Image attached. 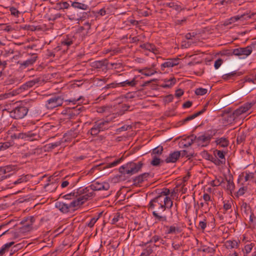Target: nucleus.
Segmentation results:
<instances>
[{"label":"nucleus","mask_w":256,"mask_h":256,"mask_svg":"<svg viewBox=\"0 0 256 256\" xmlns=\"http://www.w3.org/2000/svg\"><path fill=\"white\" fill-rule=\"evenodd\" d=\"M86 2H78V0H75V2L72 3V6L75 8L87 10L88 9L89 6L88 4H86Z\"/></svg>","instance_id":"nucleus-23"},{"label":"nucleus","mask_w":256,"mask_h":256,"mask_svg":"<svg viewBox=\"0 0 256 256\" xmlns=\"http://www.w3.org/2000/svg\"><path fill=\"white\" fill-rule=\"evenodd\" d=\"M3 52L4 56H8L10 54H14V51L13 49L8 47H6L4 48Z\"/></svg>","instance_id":"nucleus-55"},{"label":"nucleus","mask_w":256,"mask_h":256,"mask_svg":"<svg viewBox=\"0 0 256 256\" xmlns=\"http://www.w3.org/2000/svg\"><path fill=\"white\" fill-rule=\"evenodd\" d=\"M38 56L36 54H31V58L24 62L18 61V64H20V68L23 70L26 68L32 65L36 60Z\"/></svg>","instance_id":"nucleus-11"},{"label":"nucleus","mask_w":256,"mask_h":256,"mask_svg":"<svg viewBox=\"0 0 256 256\" xmlns=\"http://www.w3.org/2000/svg\"><path fill=\"white\" fill-rule=\"evenodd\" d=\"M139 72H140L142 74H144L146 76H150L154 74L156 72V71L151 72L150 68H146L144 69L140 70H139Z\"/></svg>","instance_id":"nucleus-42"},{"label":"nucleus","mask_w":256,"mask_h":256,"mask_svg":"<svg viewBox=\"0 0 256 256\" xmlns=\"http://www.w3.org/2000/svg\"><path fill=\"white\" fill-rule=\"evenodd\" d=\"M227 182V186H226V190H229L230 191H232L234 188V184L232 181V180L230 178L229 180L226 179Z\"/></svg>","instance_id":"nucleus-49"},{"label":"nucleus","mask_w":256,"mask_h":256,"mask_svg":"<svg viewBox=\"0 0 256 256\" xmlns=\"http://www.w3.org/2000/svg\"><path fill=\"white\" fill-rule=\"evenodd\" d=\"M194 140L197 142H202L206 144L205 146H208L210 142V140L204 134L198 137L194 136Z\"/></svg>","instance_id":"nucleus-29"},{"label":"nucleus","mask_w":256,"mask_h":256,"mask_svg":"<svg viewBox=\"0 0 256 256\" xmlns=\"http://www.w3.org/2000/svg\"><path fill=\"white\" fill-rule=\"evenodd\" d=\"M35 220V218L33 216H28L24 218L21 224L24 226L20 228V230L22 232H25L30 231L32 228L33 223Z\"/></svg>","instance_id":"nucleus-9"},{"label":"nucleus","mask_w":256,"mask_h":256,"mask_svg":"<svg viewBox=\"0 0 256 256\" xmlns=\"http://www.w3.org/2000/svg\"><path fill=\"white\" fill-rule=\"evenodd\" d=\"M173 202L169 196H163L159 195L152 199L148 206L149 209H155L152 212L154 220L157 222H166L168 220L167 217L165 215H160L162 212L168 210L170 212V217L172 216L171 208L172 206Z\"/></svg>","instance_id":"nucleus-1"},{"label":"nucleus","mask_w":256,"mask_h":256,"mask_svg":"<svg viewBox=\"0 0 256 256\" xmlns=\"http://www.w3.org/2000/svg\"><path fill=\"white\" fill-rule=\"evenodd\" d=\"M180 156V152L176 151L170 153L168 156L164 160L166 163H174L176 162Z\"/></svg>","instance_id":"nucleus-15"},{"label":"nucleus","mask_w":256,"mask_h":256,"mask_svg":"<svg viewBox=\"0 0 256 256\" xmlns=\"http://www.w3.org/2000/svg\"><path fill=\"white\" fill-rule=\"evenodd\" d=\"M160 240V236L157 235H154L148 241L150 242V244L152 242H154L156 244L158 243Z\"/></svg>","instance_id":"nucleus-59"},{"label":"nucleus","mask_w":256,"mask_h":256,"mask_svg":"<svg viewBox=\"0 0 256 256\" xmlns=\"http://www.w3.org/2000/svg\"><path fill=\"white\" fill-rule=\"evenodd\" d=\"M28 175L22 176L19 178H18L14 182V184L16 185L19 184H20L23 182H26L28 180Z\"/></svg>","instance_id":"nucleus-46"},{"label":"nucleus","mask_w":256,"mask_h":256,"mask_svg":"<svg viewBox=\"0 0 256 256\" xmlns=\"http://www.w3.org/2000/svg\"><path fill=\"white\" fill-rule=\"evenodd\" d=\"M127 164L130 166V168L134 174L140 171L144 166V163L142 161H140L136 163L131 162Z\"/></svg>","instance_id":"nucleus-14"},{"label":"nucleus","mask_w":256,"mask_h":256,"mask_svg":"<svg viewBox=\"0 0 256 256\" xmlns=\"http://www.w3.org/2000/svg\"><path fill=\"white\" fill-rule=\"evenodd\" d=\"M165 84H163L160 85V86L163 88H170L173 86L176 82V79L173 77L170 79H165L164 80Z\"/></svg>","instance_id":"nucleus-25"},{"label":"nucleus","mask_w":256,"mask_h":256,"mask_svg":"<svg viewBox=\"0 0 256 256\" xmlns=\"http://www.w3.org/2000/svg\"><path fill=\"white\" fill-rule=\"evenodd\" d=\"M215 142L222 148H226L229 144V140L226 138H218L215 140Z\"/></svg>","instance_id":"nucleus-26"},{"label":"nucleus","mask_w":256,"mask_h":256,"mask_svg":"<svg viewBox=\"0 0 256 256\" xmlns=\"http://www.w3.org/2000/svg\"><path fill=\"white\" fill-rule=\"evenodd\" d=\"M64 102V96L62 95L55 94L50 95L46 102L45 106L48 110H53L61 106Z\"/></svg>","instance_id":"nucleus-3"},{"label":"nucleus","mask_w":256,"mask_h":256,"mask_svg":"<svg viewBox=\"0 0 256 256\" xmlns=\"http://www.w3.org/2000/svg\"><path fill=\"white\" fill-rule=\"evenodd\" d=\"M198 250L211 254H214L216 252L215 248L210 247H206V246H203V248L199 249Z\"/></svg>","instance_id":"nucleus-45"},{"label":"nucleus","mask_w":256,"mask_h":256,"mask_svg":"<svg viewBox=\"0 0 256 256\" xmlns=\"http://www.w3.org/2000/svg\"><path fill=\"white\" fill-rule=\"evenodd\" d=\"M14 244V242H11L4 244L0 249V256H2Z\"/></svg>","instance_id":"nucleus-34"},{"label":"nucleus","mask_w":256,"mask_h":256,"mask_svg":"<svg viewBox=\"0 0 256 256\" xmlns=\"http://www.w3.org/2000/svg\"><path fill=\"white\" fill-rule=\"evenodd\" d=\"M28 108L24 106H19L10 112V116L12 118L18 120L24 118L28 114Z\"/></svg>","instance_id":"nucleus-7"},{"label":"nucleus","mask_w":256,"mask_h":256,"mask_svg":"<svg viewBox=\"0 0 256 256\" xmlns=\"http://www.w3.org/2000/svg\"><path fill=\"white\" fill-rule=\"evenodd\" d=\"M11 14L14 16H18L20 12L15 8L11 7L10 8Z\"/></svg>","instance_id":"nucleus-63"},{"label":"nucleus","mask_w":256,"mask_h":256,"mask_svg":"<svg viewBox=\"0 0 256 256\" xmlns=\"http://www.w3.org/2000/svg\"><path fill=\"white\" fill-rule=\"evenodd\" d=\"M218 132V130L216 128H211L208 130L204 132V134L206 135L210 140H212V137L216 135Z\"/></svg>","instance_id":"nucleus-35"},{"label":"nucleus","mask_w":256,"mask_h":256,"mask_svg":"<svg viewBox=\"0 0 256 256\" xmlns=\"http://www.w3.org/2000/svg\"><path fill=\"white\" fill-rule=\"evenodd\" d=\"M255 244L254 242H252L250 244H248L244 246V250L246 251V254L250 253L252 248L254 246Z\"/></svg>","instance_id":"nucleus-58"},{"label":"nucleus","mask_w":256,"mask_h":256,"mask_svg":"<svg viewBox=\"0 0 256 256\" xmlns=\"http://www.w3.org/2000/svg\"><path fill=\"white\" fill-rule=\"evenodd\" d=\"M166 6L168 8H172L177 11H180L184 9L182 8L180 5H178L174 2L168 3L166 4Z\"/></svg>","instance_id":"nucleus-38"},{"label":"nucleus","mask_w":256,"mask_h":256,"mask_svg":"<svg viewBox=\"0 0 256 256\" xmlns=\"http://www.w3.org/2000/svg\"><path fill=\"white\" fill-rule=\"evenodd\" d=\"M118 171L119 174L116 176V178L118 182L126 180H128L131 176L134 174L130 168V166L127 163L120 166Z\"/></svg>","instance_id":"nucleus-6"},{"label":"nucleus","mask_w":256,"mask_h":256,"mask_svg":"<svg viewBox=\"0 0 256 256\" xmlns=\"http://www.w3.org/2000/svg\"><path fill=\"white\" fill-rule=\"evenodd\" d=\"M78 202V200L76 202L74 200L70 202H57L55 203V207L63 214H66L70 210L74 211L76 210V208L80 206L77 204Z\"/></svg>","instance_id":"nucleus-4"},{"label":"nucleus","mask_w":256,"mask_h":256,"mask_svg":"<svg viewBox=\"0 0 256 256\" xmlns=\"http://www.w3.org/2000/svg\"><path fill=\"white\" fill-rule=\"evenodd\" d=\"M202 156L203 158L208 160H210L212 156L206 150H204L202 152Z\"/></svg>","instance_id":"nucleus-56"},{"label":"nucleus","mask_w":256,"mask_h":256,"mask_svg":"<svg viewBox=\"0 0 256 256\" xmlns=\"http://www.w3.org/2000/svg\"><path fill=\"white\" fill-rule=\"evenodd\" d=\"M55 184L53 182H51V183H48L46 184L44 188L46 190V192H52L53 191H54L56 188H49V187L50 186H55Z\"/></svg>","instance_id":"nucleus-54"},{"label":"nucleus","mask_w":256,"mask_h":256,"mask_svg":"<svg viewBox=\"0 0 256 256\" xmlns=\"http://www.w3.org/2000/svg\"><path fill=\"white\" fill-rule=\"evenodd\" d=\"M246 134L244 132H239L236 136V143L238 144H244L246 140Z\"/></svg>","instance_id":"nucleus-31"},{"label":"nucleus","mask_w":256,"mask_h":256,"mask_svg":"<svg viewBox=\"0 0 256 256\" xmlns=\"http://www.w3.org/2000/svg\"><path fill=\"white\" fill-rule=\"evenodd\" d=\"M111 120L112 118H110V120L107 118L106 120L96 122L97 124L98 125L99 128L101 132L104 131L108 128L110 127L108 124Z\"/></svg>","instance_id":"nucleus-22"},{"label":"nucleus","mask_w":256,"mask_h":256,"mask_svg":"<svg viewBox=\"0 0 256 256\" xmlns=\"http://www.w3.org/2000/svg\"><path fill=\"white\" fill-rule=\"evenodd\" d=\"M254 104L252 102H246L242 106H240V108L232 112V117L235 118L240 114L246 112L248 110H249L253 106Z\"/></svg>","instance_id":"nucleus-10"},{"label":"nucleus","mask_w":256,"mask_h":256,"mask_svg":"<svg viewBox=\"0 0 256 256\" xmlns=\"http://www.w3.org/2000/svg\"><path fill=\"white\" fill-rule=\"evenodd\" d=\"M76 193V196H79L76 200H74L76 202H78L77 204L80 206L86 202L90 198L92 197L94 193L91 190L90 186L84 188H80L77 190Z\"/></svg>","instance_id":"nucleus-2"},{"label":"nucleus","mask_w":256,"mask_h":256,"mask_svg":"<svg viewBox=\"0 0 256 256\" xmlns=\"http://www.w3.org/2000/svg\"><path fill=\"white\" fill-rule=\"evenodd\" d=\"M44 82L40 78H37L26 82V83L22 85L18 88L16 90V93L19 94L22 93L25 90H27L30 88H32L36 84H41Z\"/></svg>","instance_id":"nucleus-8"},{"label":"nucleus","mask_w":256,"mask_h":256,"mask_svg":"<svg viewBox=\"0 0 256 256\" xmlns=\"http://www.w3.org/2000/svg\"><path fill=\"white\" fill-rule=\"evenodd\" d=\"M98 217L96 218H92L89 222L86 224V226L90 228L93 227L94 224L98 220Z\"/></svg>","instance_id":"nucleus-62"},{"label":"nucleus","mask_w":256,"mask_h":256,"mask_svg":"<svg viewBox=\"0 0 256 256\" xmlns=\"http://www.w3.org/2000/svg\"><path fill=\"white\" fill-rule=\"evenodd\" d=\"M223 182V180L220 182L218 179H216L211 181L210 184L212 186H217L220 185Z\"/></svg>","instance_id":"nucleus-64"},{"label":"nucleus","mask_w":256,"mask_h":256,"mask_svg":"<svg viewBox=\"0 0 256 256\" xmlns=\"http://www.w3.org/2000/svg\"><path fill=\"white\" fill-rule=\"evenodd\" d=\"M256 48V42H253L250 46H248L246 48H242L241 56H249L252 52L253 49Z\"/></svg>","instance_id":"nucleus-19"},{"label":"nucleus","mask_w":256,"mask_h":256,"mask_svg":"<svg viewBox=\"0 0 256 256\" xmlns=\"http://www.w3.org/2000/svg\"><path fill=\"white\" fill-rule=\"evenodd\" d=\"M62 198L66 200H76V198H77V196L76 193L75 192H73L63 196H62Z\"/></svg>","instance_id":"nucleus-43"},{"label":"nucleus","mask_w":256,"mask_h":256,"mask_svg":"<svg viewBox=\"0 0 256 256\" xmlns=\"http://www.w3.org/2000/svg\"><path fill=\"white\" fill-rule=\"evenodd\" d=\"M122 160H123V157L122 156L120 158L116 160H115L114 162H112L107 164L106 165L102 167V168L105 169L106 168H112V167L115 166L118 164L120 163Z\"/></svg>","instance_id":"nucleus-36"},{"label":"nucleus","mask_w":256,"mask_h":256,"mask_svg":"<svg viewBox=\"0 0 256 256\" xmlns=\"http://www.w3.org/2000/svg\"><path fill=\"white\" fill-rule=\"evenodd\" d=\"M225 246L227 249H232L234 248H238V243L236 240H228L226 242Z\"/></svg>","instance_id":"nucleus-33"},{"label":"nucleus","mask_w":256,"mask_h":256,"mask_svg":"<svg viewBox=\"0 0 256 256\" xmlns=\"http://www.w3.org/2000/svg\"><path fill=\"white\" fill-rule=\"evenodd\" d=\"M256 88V85L255 84L243 86V88L239 91V94L240 96H246Z\"/></svg>","instance_id":"nucleus-17"},{"label":"nucleus","mask_w":256,"mask_h":256,"mask_svg":"<svg viewBox=\"0 0 256 256\" xmlns=\"http://www.w3.org/2000/svg\"><path fill=\"white\" fill-rule=\"evenodd\" d=\"M163 150L164 148L162 146H158L153 149L152 154H155L160 155L161 154H162Z\"/></svg>","instance_id":"nucleus-52"},{"label":"nucleus","mask_w":256,"mask_h":256,"mask_svg":"<svg viewBox=\"0 0 256 256\" xmlns=\"http://www.w3.org/2000/svg\"><path fill=\"white\" fill-rule=\"evenodd\" d=\"M130 108V106L126 104H122V105L121 110H120V114H122L124 113L125 112L128 110L129 108Z\"/></svg>","instance_id":"nucleus-61"},{"label":"nucleus","mask_w":256,"mask_h":256,"mask_svg":"<svg viewBox=\"0 0 256 256\" xmlns=\"http://www.w3.org/2000/svg\"><path fill=\"white\" fill-rule=\"evenodd\" d=\"M14 144L13 140H8L5 142H0V151H4L12 146Z\"/></svg>","instance_id":"nucleus-28"},{"label":"nucleus","mask_w":256,"mask_h":256,"mask_svg":"<svg viewBox=\"0 0 256 256\" xmlns=\"http://www.w3.org/2000/svg\"><path fill=\"white\" fill-rule=\"evenodd\" d=\"M220 55L222 56H232V50H223L220 52Z\"/></svg>","instance_id":"nucleus-60"},{"label":"nucleus","mask_w":256,"mask_h":256,"mask_svg":"<svg viewBox=\"0 0 256 256\" xmlns=\"http://www.w3.org/2000/svg\"><path fill=\"white\" fill-rule=\"evenodd\" d=\"M214 154L216 157L218 156L220 158V160H225V154L224 151L216 150L214 151Z\"/></svg>","instance_id":"nucleus-44"},{"label":"nucleus","mask_w":256,"mask_h":256,"mask_svg":"<svg viewBox=\"0 0 256 256\" xmlns=\"http://www.w3.org/2000/svg\"><path fill=\"white\" fill-rule=\"evenodd\" d=\"M210 161L214 163L216 166H220L225 164V160H220L218 159L216 157L213 156Z\"/></svg>","instance_id":"nucleus-47"},{"label":"nucleus","mask_w":256,"mask_h":256,"mask_svg":"<svg viewBox=\"0 0 256 256\" xmlns=\"http://www.w3.org/2000/svg\"><path fill=\"white\" fill-rule=\"evenodd\" d=\"M208 92V90L204 88H198L195 90V94L197 96H203L206 94Z\"/></svg>","instance_id":"nucleus-50"},{"label":"nucleus","mask_w":256,"mask_h":256,"mask_svg":"<svg viewBox=\"0 0 256 256\" xmlns=\"http://www.w3.org/2000/svg\"><path fill=\"white\" fill-rule=\"evenodd\" d=\"M12 140L14 142V140L23 139L25 140L34 141L38 140L40 138L38 134L32 131H29L26 132H19L14 134L10 136Z\"/></svg>","instance_id":"nucleus-5"},{"label":"nucleus","mask_w":256,"mask_h":256,"mask_svg":"<svg viewBox=\"0 0 256 256\" xmlns=\"http://www.w3.org/2000/svg\"><path fill=\"white\" fill-rule=\"evenodd\" d=\"M12 170V167L10 166H7L4 167L0 168V174H6L10 172Z\"/></svg>","instance_id":"nucleus-53"},{"label":"nucleus","mask_w":256,"mask_h":256,"mask_svg":"<svg viewBox=\"0 0 256 256\" xmlns=\"http://www.w3.org/2000/svg\"><path fill=\"white\" fill-rule=\"evenodd\" d=\"M108 60H102L96 61L93 63V67L96 68H102V70H108Z\"/></svg>","instance_id":"nucleus-20"},{"label":"nucleus","mask_w":256,"mask_h":256,"mask_svg":"<svg viewBox=\"0 0 256 256\" xmlns=\"http://www.w3.org/2000/svg\"><path fill=\"white\" fill-rule=\"evenodd\" d=\"M178 58H169L167 62L161 64V70L164 71L166 68L174 67L178 64Z\"/></svg>","instance_id":"nucleus-16"},{"label":"nucleus","mask_w":256,"mask_h":256,"mask_svg":"<svg viewBox=\"0 0 256 256\" xmlns=\"http://www.w3.org/2000/svg\"><path fill=\"white\" fill-rule=\"evenodd\" d=\"M207 106H208V104H206L204 106V108L202 110H200L194 114H193L186 117V118H184L183 120V122L185 123L188 121L192 120L194 119V118H196L197 116L202 114L206 110Z\"/></svg>","instance_id":"nucleus-21"},{"label":"nucleus","mask_w":256,"mask_h":256,"mask_svg":"<svg viewBox=\"0 0 256 256\" xmlns=\"http://www.w3.org/2000/svg\"><path fill=\"white\" fill-rule=\"evenodd\" d=\"M74 36L66 35L64 40L62 41V46H66L68 47L71 46L74 42Z\"/></svg>","instance_id":"nucleus-27"},{"label":"nucleus","mask_w":256,"mask_h":256,"mask_svg":"<svg viewBox=\"0 0 256 256\" xmlns=\"http://www.w3.org/2000/svg\"><path fill=\"white\" fill-rule=\"evenodd\" d=\"M194 140V136L192 135L184 139L182 144L184 147H188L193 144Z\"/></svg>","instance_id":"nucleus-30"},{"label":"nucleus","mask_w":256,"mask_h":256,"mask_svg":"<svg viewBox=\"0 0 256 256\" xmlns=\"http://www.w3.org/2000/svg\"><path fill=\"white\" fill-rule=\"evenodd\" d=\"M166 228H167L166 232V234H176L181 232V230L180 227L176 226L174 225L170 226H166Z\"/></svg>","instance_id":"nucleus-24"},{"label":"nucleus","mask_w":256,"mask_h":256,"mask_svg":"<svg viewBox=\"0 0 256 256\" xmlns=\"http://www.w3.org/2000/svg\"><path fill=\"white\" fill-rule=\"evenodd\" d=\"M91 190L94 191L108 190L110 188V185L108 182L100 183L96 182L90 185Z\"/></svg>","instance_id":"nucleus-12"},{"label":"nucleus","mask_w":256,"mask_h":256,"mask_svg":"<svg viewBox=\"0 0 256 256\" xmlns=\"http://www.w3.org/2000/svg\"><path fill=\"white\" fill-rule=\"evenodd\" d=\"M150 176V173L144 172L133 178L134 185L137 186L142 183L144 181L147 180Z\"/></svg>","instance_id":"nucleus-13"},{"label":"nucleus","mask_w":256,"mask_h":256,"mask_svg":"<svg viewBox=\"0 0 256 256\" xmlns=\"http://www.w3.org/2000/svg\"><path fill=\"white\" fill-rule=\"evenodd\" d=\"M120 218H122V216H121V214L120 212L116 213L112 220V224H115L118 221Z\"/></svg>","instance_id":"nucleus-57"},{"label":"nucleus","mask_w":256,"mask_h":256,"mask_svg":"<svg viewBox=\"0 0 256 256\" xmlns=\"http://www.w3.org/2000/svg\"><path fill=\"white\" fill-rule=\"evenodd\" d=\"M232 103V100L230 97L225 98L221 100V104L224 106H226Z\"/></svg>","instance_id":"nucleus-51"},{"label":"nucleus","mask_w":256,"mask_h":256,"mask_svg":"<svg viewBox=\"0 0 256 256\" xmlns=\"http://www.w3.org/2000/svg\"><path fill=\"white\" fill-rule=\"evenodd\" d=\"M62 140L57 141L55 142H52L48 144H47L45 147L48 148V150H52V149H54V148L60 146L62 143Z\"/></svg>","instance_id":"nucleus-37"},{"label":"nucleus","mask_w":256,"mask_h":256,"mask_svg":"<svg viewBox=\"0 0 256 256\" xmlns=\"http://www.w3.org/2000/svg\"><path fill=\"white\" fill-rule=\"evenodd\" d=\"M164 162V160H161L160 158L156 156L153 157L152 160L150 162V164L152 166H159L161 163H163Z\"/></svg>","instance_id":"nucleus-39"},{"label":"nucleus","mask_w":256,"mask_h":256,"mask_svg":"<svg viewBox=\"0 0 256 256\" xmlns=\"http://www.w3.org/2000/svg\"><path fill=\"white\" fill-rule=\"evenodd\" d=\"M84 108L83 106H82L80 105H78L75 107H73L72 108H70L72 110V114L73 116H77L78 115L80 112L82 110V109Z\"/></svg>","instance_id":"nucleus-40"},{"label":"nucleus","mask_w":256,"mask_h":256,"mask_svg":"<svg viewBox=\"0 0 256 256\" xmlns=\"http://www.w3.org/2000/svg\"><path fill=\"white\" fill-rule=\"evenodd\" d=\"M152 252L153 250L152 247L148 246L144 250L140 256H148Z\"/></svg>","instance_id":"nucleus-48"},{"label":"nucleus","mask_w":256,"mask_h":256,"mask_svg":"<svg viewBox=\"0 0 256 256\" xmlns=\"http://www.w3.org/2000/svg\"><path fill=\"white\" fill-rule=\"evenodd\" d=\"M235 20L236 22L238 20H246L251 18V16H250L248 14H244L241 15H238L234 16Z\"/></svg>","instance_id":"nucleus-41"},{"label":"nucleus","mask_w":256,"mask_h":256,"mask_svg":"<svg viewBox=\"0 0 256 256\" xmlns=\"http://www.w3.org/2000/svg\"><path fill=\"white\" fill-rule=\"evenodd\" d=\"M118 84H120V86L122 87H125L126 86L133 87L136 84V81L135 80V78H134L132 80L130 81L126 80L124 82H119Z\"/></svg>","instance_id":"nucleus-32"},{"label":"nucleus","mask_w":256,"mask_h":256,"mask_svg":"<svg viewBox=\"0 0 256 256\" xmlns=\"http://www.w3.org/2000/svg\"><path fill=\"white\" fill-rule=\"evenodd\" d=\"M140 47L145 50H147L150 52H152L154 54H157L158 53V49L153 44H150L148 42L144 43L142 44H140Z\"/></svg>","instance_id":"nucleus-18"}]
</instances>
